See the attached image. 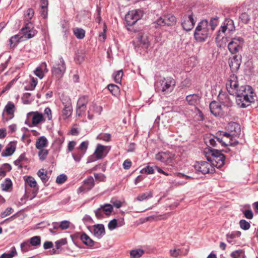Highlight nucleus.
Returning a JSON list of instances; mask_svg holds the SVG:
<instances>
[{"mask_svg": "<svg viewBox=\"0 0 258 258\" xmlns=\"http://www.w3.org/2000/svg\"><path fill=\"white\" fill-rule=\"evenodd\" d=\"M228 93L236 95V102L241 108H246L254 101L255 94L251 86L240 85L238 82H228L226 85Z\"/></svg>", "mask_w": 258, "mask_h": 258, "instance_id": "f257e3e1", "label": "nucleus"}, {"mask_svg": "<svg viewBox=\"0 0 258 258\" xmlns=\"http://www.w3.org/2000/svg\"><path fill=\"white\" fill-rule=\"evenodd\" d=\"M227 132L219 131L216 133V139L222 146H235L238 143L233 141L234 137L238 136L241 132L240 125L235 122H229L226 127Z\"/></svg>", "mask_w": 258, "mask_h": 258, "instance_id": "f03ea898", "label": "nucleus"}, {"mask_svg": "<svg viewBox=\"0 0 258 258\" xmlns=\"http://www.w3.org/2000/svg\"><path fill=\"white\" fill-rule=\"evenodd\" d=\"M204 152L207 160L211 162L214 167L220 168L224 164L225 156L218 150L212 149L210 147Z\"/></svg>", "mask_w": 258, "mask_h": 258, "instance_id": "7ed1b4c3", "label": "nucleus"}, {"mask_svg": "<svg viewBox=\"0 0 258 258\" xmlns=\"http://www.w3.org/2000/svg\"><path fill=\"white\" fill-rule=\"evenodd\" d=\"M211 34L212 32L210 30L208 21L203 20L197 26L194 33V36L197 41L204 42L210 37Z\"/></svg>", "mask_w": 258, "mask_h": 258, "instance_id": "20e7f679", "label": "nucleus"}, {"mask_svg": "<svg viewBox=\"0 0 258 258\" xmlns=\"http://www.w3.org/2000/svg\"><path fill=\"white\" fill-rule=\"evenodd\" d=\"M34 15V10L30 8L27 10L24 15L25 25V27L21 29V31L25 38H31L34 37L36 34V31L33 29V25L30 22Z\"/></svg>", "mask_w": 258, "mask_h": 258, "instance_id": "39448f33", "label": "nucleus"}, {"mask_svg": "<svg viewBox=\"0 0 258 258\" xmlns=\"http://www.w3.org/2000/svg\"><path fill=\"white\" fill-rule=\"evenodd\" d=\"M155 158L166 165L172 166L175 161V154L169 151L160 152L155 155Z\"/></svg>", "mask_w": 258, "mask_h": 258, "instance_id": "423d86ee", "label": "nucleus"}, {"mask_svg": "<svg viewBox=\"0 0 258 258\" xmlns=\"http://www.w3.org/2000/svg\"><path fill=\"white\" fill-rule=\"evenodd\" d=\"M194 166L197 171L200 172L203 174H212L215 172V168L211 162L203 161L196 162Z\"/></svg>", "mask_w": 258, "mask_h": 258, "instance_id": "0eeeda50", "label": "nucleus"}, {"mask_svg": "<svg viewBox=\"0 0 258 258\" xmlns=\"http://www.w3.org/2000/svg\"><path fill=\"white\" fill-rule=\"evenodd\" d=\"M143 16L142 11L140 10H134L129 11L125 15V20L128 26L134 25Z\"/></svg>", "mask_w": 258, "mask_h": 258, "instance_id": "6e6552de", "label": "nucleus"}, {"mask_svg": "<svg viewBox=\"0 0 258 258\" xmlns=\"http://www.w3.org/2000/svg\"><path fill=\"white\" fill-rule=\"evenodd\" d=\"M66 67L63 60L59 59V62L53 66L51 72L53 79L59 80L65 72Z\"/></svg>", "mask_w": 258, "mask_h": 258, "instance_id": "1a4fd4ad", "label": "nucleus"}, {"mask_svg": "<svg viewBox=\"0 0 258 258\" xmlns=\"http://www.w3.org/2000/svg\"><path fill=\"white\" fill-rule=\"evenodd\" d=\"M88 102L89 96L87 95H83L79 98L76 107L77 116L80 117L85 113Z\"/></svg>", "mask_w": 258, "mask_h": 258, "instance_id": "9d476101", "label": "nucleus"}, {"mask_svg": "<svg viewBox=\"0 0 258 258\" xmlns=\"http://www.w3.org/2000/svg\"><path fill=\"white\" fill-rule=\"evenodd\" d=\"M16 107L12 102H9L6 105L2 114V120L5 122L12 119L14 117Z\"/></svg>", "mask_w": 258, "mask_h": 258, "instance_id": "9b49d317", "label": "nucleus"}, {"mask_svg": "<svg viewBox=\"0 0 258 258\" xmlns=\"http://www.w3.org/2000/svg\"><path fill=\"white\" fill-rule=\"evenodd\" d=\"M243 42V39L241 37L232 38L228 45L229 51L232 54L237 53L242 48Z\"/></svg>", "mask_w": 258, "mask_h": 258, "instance_id": "f8f14e48", "label": "nucleus"}, {"mask_svg": "<svg viewBox=\"0 0 258 258\" xmlns=\"http://www.w3.org/2000/svg\"><path fill=\"white\" fill-rule=\"evenodd\" d=\"M172 82H155V88L157 92L163 93L171 92L173 90L175 84H171Z\"/></svg>", "mask_w": 258, "mask_h": 258, "instance_id": "ddd939ff", "label": "nucleus"}, {"mask_svg": "<svg viewBox=\"0 0 258 258\" xmlns=\"http://www.w3.org/2000/svg\"><path fill=\"white\" fill-rule=\"evenodd\" d=\"M176 19L175 17L172 15L168 14L164 16L163 17H160L158 19L156 23L157 25L160 26H172L176 24Z\"/></svg>", "mask_w": 258, "mask_h": 258, "instance_id": "4468645a", "label": "nucleus"}, {"mask_svg": "<svg viewBox=\"0 0 258 258\" xmlns=\"http://www.w3.org/2000/svg\"><path fill=\"white\" fill-rule=\"evenodd\" d=\"M28 115L32 116V122L31 123H27L26 121L25 122V123L28 124L29 127L37 126L40 123L45 121L44 115L38 111L30 112Z\"/></svg>", "mask_w": 258, "mask_h": 258, "instance_id": "2eb2a0df", "label": "nucleus"}, {"mask_svg": "<svg viewBox=\"0 0 258 258\" xmlns=\"http://www.w3.org/2000/svg\"><path fill=\"white\" fill-rule=\"evenodd\" d=\"M196 21L193 18L192 14L184 15L183 17L181 25L184 30L186 31L191 30L194 27Z\"/></svg>", "mask_w": 258, "mask_h": 258, "instance_id": "dca6fc26", "label": "nucleus"}, {"mask_svg": "<svg viewBox=\"0 0 258 258\" xmlns=\"http://www.w3.org/2000/svg\"><path fill=\"white\" fill-rule=\"evenodd\" d=\"M94 180L92 176H89L84 181L83 185L78 189V192H85L91 190L94 186Z\"/></svg>", "mask_w": 258, "mask_h": 258, "instance_id": "f3484780", "label": "nucleus"}, {"mask_svg": "<svg viewBox=\"0 0 258 258\" xmlns=\"http://www.w3.org/2000/svg\"><path fill=\"white\" fill-rule=\"evenodd\" d=\"M241 56L235 55L229 59V65L232 72L238 71L241 63Z\"/></svg>", "mask_w": 258, "mask_h": 258, "instance_id": "a211bd4d", "label": "nucleus"}, {"mask_svg": "<svg viewBox=\"0 0 258 258\" xmlns=\"http://www.w3.org/2000/svg\"><path fill=\"white\" fill-rule=\"evenodd\" d=\"M63 107L61 111V116L64 120L68 119L71 116L73 112L72 102L69 99L66 102H62Z\"/></svg>", "mask_w": 258, "mask_h": 258, "instance_id": "6ab92c4d", "label": "nucleus"}, {"mask_svg": "<svg viewBox=\"0 0 258 258\" xmlns=\"http://www.w3.org/2000/svg\"><path fill=\"white\" fill-rule=\"evenodd\" d=\"M108 153V149L107 146L98 144L94 155L96 157V159L98 160L105 157Z\"/></svg>", "mask_w": 258, "mask_h": 258, "instance_id": "aec40b11", "label": "nucleus"}, {"mask_svg": "<svg viewBox=\"0 0 258 258\" xmlns=\"http://www.w3.org/2000/svg\"><path fill=\"white\" fill-rule=\"evenodd\" d=\"M211 112L215 116L221 117L223 115L221 106L216 101H212L210 104Z\"/></svg>", "mask_w": 258, "mask_h": 258, "instance_id": "412c9836", "label": "nucleus"}, {"mask_svg": "<svg viewBox=\"0 0 258 258\" xmlns=\"http://www.w3.org/2000/svg\"><path fill=\"white\" fill-rule=\"evenodd\" d=\"M188 249L183 247L181 248L175 247L170 249L169 254L171 257L176 258L178 256L186 255L188 253Z\"/></svg>", "mask_w": 258, "mask_h": 258, "instance_id": "4be33fe9", "label": "nucleus"}, {"mask_svg": "<svg viewBox=\"0 0 258 258\" xmlns=\"http://www.w3.org/2000/svg\"><path fill=\"white\" fill-rule=\"evenodd\" d=\"M16 149V143L14 142H10L6 147L5 150L2 153V156L8 157L12 155Z\"/></svg>", "mask_w": 258, "mask_h": 258, "instance_id": "5701e85b", "label": "nucleus"}, {"mask_svg": "<svg viewBox=\"0 0 258 258\" xmlns=\"http://www.w3.org/2000/svg\"><path fill=\"white\" fill-rule=\"evenodd\" d=\"M93 228V234L98 238H100L102 235L105 234V228L103 224L94 225Z\"/></svg>", "mask_w": 258, "mask_h": 258, "instance_id": "b1692460", "label": "nucleus"}, {"mask_svg": "<svg viewBox=\"0 0 258 258\" xmlns=\"http://www.w3.org/2000/svg\"><path fill=\"white\" fill-rule=\"evenodd\" d=\"M44 71L47 72L46 64L45 62L42 63L40 66L37 68L34 71L35 75L40 79H42L44 77Z\"/></svg>", "mask_w": 258, "mask_h": 258, "instance_id": "393cba45", "label": "nucleus"}, {"mask_svg": "<svg viewBox=\"0 0 258 258\" xmlns=\"http://www.w3.org/2000/svg\"><path fill=\"white\" fill-rule=\"evenodd\" d=\"M48 145V141L44 136L39 138L36 142L35 146L37 149H42L46 147Z\"/></svg>", "mask_w": 258, "mask_h": 258, "instance_id": "a878e982", "label": "nucleus"}, {"mask_svg": "<svg viewBox=\"0 0 258 258\" xmlns=\"http://www.w3.org/2000/svg\"><path fill=\"white\" fill-rule=\"evenodd\" d=\"M80 239L83 243L87 246L92 247L94 245L95 242L86 233H83L80 236Z\"/></svg>", "mask_w": 258, "mask_h": 258, "instance_id": "bb28decb", "label": "nucleus"}, {"mask_svg": "<svg viewBox=\"0 0 258 258\" xmlns=\"http://www.w3.org/2000/svg\"><path fill=\"white\" fill-rule=\"evenodd\" d=\"M233 21L231 20H225L224 25L221 27L219 33H220L221 32L225 33L227 29L229 31L232 30L233 27Z\"/></svg>", "mask_w": 258, "mask_h": 258, "instance_id": "cd10ccee", "label": "nucleus"}, {"mask_svg": "<svg viewBox=\"0 0 258 258\" xmlns=\"http://www.w3.org/2000/svg\"><path fill=\"white\" fill-rule=\"evenodd\" d=\"M23 38L27 39V38H25L24 37L23 34V36L21 37H20L18 35H15L12 36L10 39L11 47H15L19 42L23 41L24 40Z\"/></svg>", "mask_w": 258, "mask_h": 258, "instance_id": "c85d7f7f", "label": "nucleus"}, {"mask_svg": "<svg viewBox=\"0 0 258 258\" xmlns=\"http://www.w3.org/2000/svg\"><path fill=\"white\" fill-rule=\"evenodd\" d=\"M200 97L198 94H194L186 96V100L190 105H195L199 100Z\"/></svg>", "mask_w": 258, "mask_h": 258, "instance_id": "c756f323", "label": "nucleus"}, {"mask_svg": "<svg viewBox=\"0 0 258 258\" xmlns=\"http://www.w3.org/2000/svg\"><path fill=\"white\" fill-rule=\"evenodd\" d=\"M25 183L30 187L38 190L37 183L35 179L32 176H28L25 179Z\"/></svg>", "mask_w": 258, "mask_h": 258, "instance_id": "7c9ffc66", "label": "nucleus"}, {"mask_svg": "<svg viewBox=\"0 0 258 258\" xmlns=\"http://www.w3.org/2000/svg\"><path fill=\"white\" fill-rule=\"evenodd\" d=\"M219 98L221 100V102L225 106L227 107H229L232 105V101L230 99L229 97L225 95L224 94H220L219 96Z\"/></svg>", "mask_w": 258, "mask_h": 258, "instance_id": "2f4dec72", "label": "nucleus"}, {"mask_svg": "<svg viewBox=\"0 0 258 258\" xmlns=\"http://www.w3.org/2000/svg\"><path fill=\"white\" fill-rule=\"evenodd\" d=\"M37 175L40 178L44 183H46L48 180L47 171L43 168L40 169L38 171Z\"/></svg>", "mask_w": 258, "mask_h": 258, "instance_id": "473e14b6", "label": "nucleus"}, {"mask_svg": "<svg viewBox=\"0 0 258 258\" xmlns=\"http://www.w3.org/2000/svg\"><path fill=\"white\" fill-rule=\"evenodd\" d=\"M74 35L78 38L82 39L84 38L85 31L84 29L79 28H75L73 30Z\"/></svg>", "mask_w": 258, "mask_h": 258, "instance_id": "72a5a7b5", "label": "nucleus"}, {"mask_svg": "<svg viewBox=\"0 0 258 258\" xmlns=\"http://www.w3.org/2000/svg\"><path fill=\"white\" fill-rule=\"evenodd\" d=\"M107 88L108 90L113 95L117 96L119 94L120 89L118 86L111 84L107 86Z\"/></svg>", "mask_w": 258, "mask_h": 258, "instance_id": "f704fd0d", "label": "nucleus"}, {"mask_svg": "<svg viewBox=\"0 0 258 258\" xmlns=\"http://www.w3.org/2000/svg\"><path fill=\"white\" fill-rule=\"evenodd\" d=\"M37 84V82H24L23 85L25 90H33Z\"/></svg>", "mask_w": 258, "mask_h": 258, "instance_id": "c9c22d12", "label": "nucleus"}, {"mask_svg": "<svg viewBox=\"0 0 258 258\" xmlns=\"http://www.w3.org/2000/svg\"><path fill=\"white\" fill-rule=\"evenodd\" d=\"M144 253V251L141 249L132 250L130 252L131 256L132 258H139Z\"/></svg>", "mask_w": 258, "mask_h": 258, "instance_id": "e433bc0d", "label": "nucleus"}, {"mask_svg": "<svg viewBox=\"0 0 258 258\" xmlns=\"http://www.w3.org/2000/svg\"><path fill=\"white\" fill-rule=\"evenodd\" d=\"M12 187V182L11 180L7 178L5 181L1 184V187L3 190L8 191Z\"/></svg>", "mask_w": 258, "mask_h": 258, "instance_id": "4c0bfd02", "label": "nucleus"}, {"mask_svg": "<svg viewBox=\"0 0 258 258\" xmlns=\"http://www.w3.org/2000/svg\"><path fill=\"white\" fill-rule=\"evenodd\" d=\"M217 136L215 137L216 138ZM215 137H207L205 139V143L206 144V145L209 147L210 146H211L212 147L216 146V142L214 139Z\"/></svg>", "mask_w": 258, "mask_h": 258, "instance_id": "58836bf2", "label": "nucleus"}, {"mask_svg": "<svg viewBox=\"0 0 258 258\" xmlns=\"http://www.w3.org/2000/svg\"><path fill=\"white\" fill-rule=\"evenodd\" d=\"M101 208L105 212L106 215H110L113 210L112 206L110 204H105L101 206Z\"/></svg>", "mask_w": 258, "mask_h": 258, "instance_id": "ea45409f", "label": "nucleus"}, {"mask_svg": "<svg viewBox=\"0 0 258 258\" xmlns=\"http://www.w3.org/2000/svg\"><path fill=\"white\" fill-rule=\"evenodd\" d=\"M152 197V193L151 191L146 193H143L138 196L136 199L139 201H142L148 198Z\"/></svg>", "mask_w": 258, "mask_h": 258, "instance_id": "a19ab883", "label": "nucleus"}, {"mask_svg": "<svg viewBox=\"0 0 258 258\" xmlns=\"http://www.w3.org/2000/svg\"><path fill=\"white\" fill-rule=\"evenodd\" d=\"M231 256L233 258H244V253L242 250H238L232 252Z\"/></svg>", "mask_w": 258, "mask_h": 258, "instance_id": "79ce46f5", "label": "nucleus"}, {"mask_svg": "<svg viewBox=\"0 0 258 258\" xmlns=\"http://www.w3.org/2000/svg\"><path fill=\"white\" fill-rule=\"evenodd\" d=\"M241 234V233L240 231H234L232 233H229V234H227L226 235V237H227V241L229 242H231V241H230L229 240V239H233V238H235L236 237H239L240 236Z\"/></svg>", "mask_w": 258, "mask_h": 258, "instance_id": "37998d69", "label": "nucleus"}, {"mask_svg": "<svg viewBox=\"0 0 258 258\" xmlns=\"http://www.w3.org/2000/svg\"><path fill=\"white\" fill-rule=\"evenodd\" d=\"M38 156L40 160L43 161L45 160L48 154L47 150L42 148V149H39Z\"/></svg>", "mask_w": 258, "mask_h": 258, "instance_id": "c03bdc74", "label": "nucleus"}, {"mask_svg": "<svg viewBox=\"0 0 258 258\" xmlns=\"http://www.w3.org/2000/svg\"><path fill=\"white\" fill-rule=\"evenodd\" d=\"M40 237L35 236L30 239V243L33 246H37L40 244Z\"/></svg>", "mask_w": 258, "mask_h": 258, "instance_id": "a18cd8bd", "label": "nucleus"}, {"mask_svg": "<svg viewBox=\"0 0 258 258\" xmlns=\"http://www.w3.org/2000/svg\"><path fill=\"white\" fill-rule=\"evenodd\" d=\"M239 226L241 229L244 230H248L250 227L249 223L243 219L239 221Z\"/></svg>", "mask_w": 258, "mask_h": 258, "instance_id": "49530a36", "label": "nucleus"}, {"mask_svg": "<svg viewBox=\"0 0 258 258\" xmlns=\"http://www.w3.org/2000/svg\"><path fill=\"white\" fill-rule=\"evenodd\" d=\"M89 145V142L88 141H84L83 142L78 148L79 151L83 152L84 154H85L87 151V149L88 148Z\"/></svg>", "mask_w": 258, "mask_h": 258, "instance_id": "de8ad7c7", "label": "nucleus"}, {"mask_svg": "<svg viewBox=\"0 0 258 258\" xmlns=\"http://www.w3.org/2000/svg\"><path fill=\"white\" fill-rule=\"evenodd\" d=\"M17 254V251L15 247H13L10 253H4L1 255V258H12Z\"/></svg>", "mask_w": 258, "mask_h": 258, "instance_id": "09e8293b", "label": "nucleus"}, {"mask_svg": "<svg viewBox=\"0 0 258 258\" xmlns=\"http://www.w3.org/2000/svg\"><path fill=\"white\" fill-rule=\"evenodd\" d=\"M123 76V73L122 70H119L113 75V78L114 81H121Z\"/></svg>", "mask_w": 258, "mask_h": 258, "instance_id": "8fccbe9b", "label": "nucleus"}, {"mask_svg": "<svg viewBox=\"0 0 258 258\" xmlns=\"http://www.w3.org/2000/svg\"><path fill=\"white\" fill-rule=\"evenodd\" d=\"M111 138V135L109 134H100L98 137L97 139L99 140H102L103 141L108 142L110 141Z\"/></svg>", "mask_w": 258, "mask_h": 258, "instance_id": "3c124183", "label": "nucleus"}, {"mask_svg": "<svg viewBox=\"0 0 258 258\" xmlns=\"http://www.w3.org/2000/svg\"><path fill=\"white\" fill-rule=\"evenodd\" d=\"M217 25V19L216 18L211 19L210 24H209V26L210 30L212 33L215 30Z\"/></svg>", "mask_w": 258, "mask_h": 258, "instance_id": "603ef678", "label": "nucleus"}, {"mask_svg": "<svg viewBox=\"0 0 258 258\" xmlns=\"http://www.w3.org/2000/svg\"><path fill=\"white\" fill-rule=\"evenodd\" d=\"M240 19L243 23L246 24L250 20V17L247 13H243L240 16Z\"/></svg>", "mask_w": 258, "mask_h": 258, "instance_id": "864d4df0", "label": "nucleus"}, {"mask_svg": "<svg viewBox=\"0 0 258 258\" xmlns=\"http://www.w3.org/2000/svg\"><path fill=\"white\" fill-rule=\"evenodd\" d=\"M67 243V240L66 238L61 239L60 240L55 242V247L57 249H59L61 245H64Z\"/></svg>", "mask_w": 258, "mask_h": 258, "instance_id": "5fc2aeb1", "label": "nucleus"}, {"mask_svg": "<svg viewBox=\"0 0 258 258\" xmlns=\"http://www.w3.org/2000/svg\"><path fill=\"white\" fill-rule=\"evenodd\" d=\"M67 179V176L64 174H61L58 176L56 179V182L58 184L64 183Z\"/></svg>", "mask_w": 258, "mask_h": 258, "instance_id": "6e6d98bb", "label": "nucleus"}, {"mask_svg": "<svg viewBox=\"0 0 258 258\" xmlns=\"http://www.w3.org/2000/svg\"><path fill=\"white\" fill-rule=\"evenodd\" d=\"M70 222L68 221H62L59 225V227L62 230H66L69 228Z\"/></svg>", "mask_w": 258, "mask_h": 258, "instance_id": "4d7b16f0", "label": "nucleus"}, {"mask_svg": "<svg viewBox=\"0 0 258 258\" xmlns=\"http://www.w3.org/2000/svg\"><path fill=\"white\" fill-rule=\"evenodd\" d=\"M30 243L28 242H24L21 244V249L23 252L28 251L29 250Z\"/></svg>", "mask_w": 258, "mask_h": 258, "instance_id": "13d9d810", "label": "nucleus"}, {"mask_svg": "<svg viewBox=\"0 0 258 258\" xmlns=\"http://www.w3.org/2000/svg\"><path fill=\"white\" fill-rule=\"evenodd\" d=\"M84 154H84L83 152L78 151V153H74L73 154V157L74 159L76 161L79 162Z\"/></svg>", "mask_w": 258, "mask_h": 258, "instance_id": "bf43d9fd", "label": "nucleus"}, {"mask_svg": "<svg viewBox=\"0 0 258 258\" xmlns=\"http://www.w3.org/2000/svg\"><path fill=\"white\" fill-rule=\"evenodd\" d=\"M117 220L115 219L111 220L108 225V227L109 229L110 230H113L115 229L117 227Z\"/></svg>", "mask_w": 258, "mask_h": 258, "instance_id": "052dcab7", "label": "nucleus"}, {"mask_svg": "<svg viewBox=\"0 0 258 258\" xmlns=\"http://www.w3.org/2000/svg\"><path fill=\"white\" fill-rule=\"evenodd\" d=\"M142 173L143 172L147 173V174H153L154 173V168L150 166H147L146 167L144 168L141 171Z\"/></svg>", "mask_w": 258, "mask_h": 258, "instance_id": "680f3d73", "label": "nucleus"}, {"mask_svg": "<svg viewBox=\"0 0 258 258\" xmlns=\"http://www.w3.org/2000/svg\"><path fill=\"white\" fill-rule=\"evenodd\" d=\"M13 209L12 208L9 207L7 208L6 210L1 213V217L2 218H4L9 215H10L13 212Z\"/></svg>", "mask_w": 258, "mask_h": 258, "instance_id": "e2e57ef3", "label": "nucleus"}, {"mask_svg": "<svg viewBox=\"0 0 258 258\" xmlns=\"http://www.w3.org/2000/svg\"><path fill=\"white\" fill-rule=\"evenodd\" d=\"M244 217L248 219H251L253 218V214L251 210H247L243 212Z\"/></svg>", "mask_w": 258, "mask_h": 258, "instance_id": "0e129e2a", "label": "nucleus"}, {"mask_svg": "<svg viewBox=\"0 0 258 258\" xmlns=\"http://www.w3.org/2000/svg\"><path fill=\"white\" fill-rule=\"evenodd\" d=\"M44 115L46 116L48 120H50L52 119L51 110L50 108L47 107L45 109Z\"/></svg>", "mask_w": 258, "mask_h": 258, "instance_id": "69168bd1", "label": "nucleus"}, {"mask_svg": "<svg viewBox=\"0 0 258 258\" xmlns=\"http://www.w3.org/2000/svg\"><path fill=\"white\" fill-rule=\"evenodd\" d=\"M132 166V162L130 159L125 160L123 163V168L128 169Z\"/></svg>", "mask_w": 258, "mask_h": 258, "instance_id": "338daca9", "label": "nucleus"}, {"mask_svg": "<svg viewBox=\"0 0 258 258\" xmlns=\"http://www.w3.org/2000/svg\"><path fill=\"white\" fill-rule=\"evenodd\" d=\"M111 203L112 204L113 206L116 207V208H119L122 206V203L120 201L115 200L111 201Z\"/></svg>", "mask_w": 258, "mask_h": 258, "instance_id": "774afa93", "label": "nucleus"}]
</instances>
